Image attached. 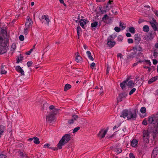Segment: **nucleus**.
I'll use <instances>...</instances> for the list:
<instances>
[{"instance_id":"f257e3e1","label":"nucleus","mask_w":158,"mask_h":158,"mask_svg":"<svg viewBox=\"0 0 158 158\" xmlns=\"http://www.w3.org/2000/svg\"><path fill=\"white\" fill-rule=\"evenodd\" d=\"M148 121L150 124L153 123L151 126L150 131L155 134L153 137H155L158 135V112L156 114L149 117Z\"/></svg>"},{"instance_id":"f03ea898","label":"nucleus","mask_w":158,"mask_h":158,"mask_svg":"<svg viewBox=\"0 0 158 158\" xmlns=\"http://www.w3.org/2000/svg\"><path fill=\"white\" fill-rule=\"evenodd\" d=\"M2 36H0V54H3L6 53L7 51L8 46L7 47L9 42L8 38L7 33L5 30H3Z\"/></svg>"},{"instance_id":"7ed1b4c3","label":"nucleus","mask_w":158,"mask_h":158,"mask_svg":"<svg viewBox=\"0 0 158 158\" xmlns=\"http://www.w3.org/2000/svg\"><path fill=\"white\" fill-rule=\"evenodd\" d=\"M137 115V110L136 109H135L133 112L131 110L125 109L123 110L120 117H123L124 118L127 117L128 120H135L136 119Z\"/></svg>"},{"instance_id":"20e7f679","label":"nucleus","mask_w":158,"mask_h":158,"mask_svg":"<svg viewBox=\"0 0 158 158\" xmlns=\"http://www.w3.org/2000/svg\"><path fill=\"white\" fill-rule=\"evenodd\" d=\"M71 138V135L68 134H65L63 136L58 144V146L59 149H61L62 148V146L69 142Z\"/></svg>"},{"instance_id":"39448f33","label":"nucleus","mask_w":158,"mask_h":158,"mask_svg":"<svg viewBox=\"0 0 158 158\" xmlns=\"http://www.w3.org/2000/svg\"><path fill=\"white\" fill-rule=\"evenodd\" d=\"M58 110L55 109L53 111L50 112L46 116V121L50 123L53 121L55 118V115L57 114Z\"/></svg>"},{"instance_id":"423d86ee","label":"nucleus","mask_w":158,"mask_h":158,"mask_svg":"<svg viewBox=\"0 0 158 158\" xmlns=\"http://www.w3.org/2000/svg\"><path fill=\"white\" fill-rule=\"evenodd\" d=\"M134 40L135 45H138L141 41V34L139 33L135 35Z\"/></svg>"},{"instance_id":"0eeeda50","label":"nucleus","mask_w":158,"mask_h":158,"mask_svg":"<svg viewBox=\"0 0 158 158\" xmlns=\"http://www.w3.org/2000/svg\"><path fill=\"white\" fill-rule=\"evenodd\" d=\"M113 2L112 0H109L107 4H105L103 6V8L104 9H106L107 11L109 10L110 8H112L111 4Z\"/></svg>"},{"instance_id":"6e6552de","label":"nucleus","mask_w":158,"mask_h":158,"mask_svg":"<svg viewBox=\"0 0 158 158\" xmlns=\"http://www.w3.org/2000/svg\"><path fill=\"white\" fill-rule=\"evenodd\" d=\"M158 154V147L155 148L152 151L151 158H155Z\"/></svg>"},{"instance_id":"1a4fd4ad","label":"nucleus","mask_w":158,"mask_h":158,"mask_svg":"<svg viewBox=\"0 0 158 158\" xmlns=\"http://www.w3.org/2000/svg\"><path fill=\"white\" fill-rule=\"evenodd\" d=\"M15 69L18 72L20 73L21 75H24V71L19 66H16Z\"/></svg>"},{"instance_id":"9d476101","label":"nucleus","mask_w":158,"mask_h":158,"mask_svg":"<svg viewBox=\"0 0 158 158\" xmlns=\"http://www.w3.org/2000/svg\"><path fill=\"white\" fill-rule=\"evenodd\" d=\"M107 131V130L103 131V130H101L98 133V136H101V138H103Z\"/></svg>"},{"instance_id":"9b49d317","label":"nucleus","mask_w":158,"mask_h":158,"mask_svg":"<svg viewBox=\"0 0 158 158\" xmlns=\"http://www.w3.org/2000/svg\"><path fill=\"white\" fill-rule=\"evenodd\" d=\"M107 45L110 48L113 47L116 44V42L115 41H112L111 40H107Z\"/></svg>"},{"instance_id":"f8f14e48","label":"nucleus","mask_w":158,"mask_h":158,"mask_svg":"<svg viewBox=\"0 0 158 158\" xmlns=\"http://www.w3.org/2000/svg\"><path fill=\"white\" fill-rule=\"evenodd\" d=\"M32 24L33 22L31 19H30V21L28 20V21L26 22L25 24V27H26V28H31V27Z\"/></svg>"},{"instance_id":"ddd939ff","label":"nucleus","mask_w":158,"mask_h":158,"mask_svg":"<svg viewBox=\"0 0 158 158\" xmlns=\"http://www.w3.org/2000/svg\"><path fill=\"white\" fill-rule=\"evenodd\" d=\"M127 96L126 93H125L120 94L119 95L118 98V102H120L123 100V99Z\"/></svg>"},{"instance_id":"4468645a","label":"nucleus","mask_w":158,"mask_h":158,"mask_svg":"<svg viewBox=\"0 0 158 158\" xmlns=\"http://www.w3.org/2000/svg\"><path fill=\"white\" fill-rule=\"evenodd\" d=\"M80 24L81 26L83 28H84V25L86 23H87L88 22V21H87V20H85V19H81L80 20Z\"/></svg>"},{"instance_id":"2eb2a0df","label":"nucleus","mask_w":158,"mask_h":158,"mask_svg":"<svg viewBox=\"0 0 158 158\" xmlns=\"http://www.w3.org/2000/svg\"><path fill=\"white\" fill-rule=\"evenodd\" d=\"M17 152L19 153L21 158H27V157L26 154L23 153L19 150Z\"/></svg>"},{"instance_id":"dca6fc26","label":"nucleus","mask_w":158,"mask_h":158,"mask_svg":"<svg viewBox=\"0 0 158 158\" xmlns=\"http://www.w3.org/2000/svg\"><path fill=\"white\" fill-rule=\"evenodd\" d=\"M157 79H158V76H156L149 79L148 81V83L149 84H151L152 83L156 81Z\"/></svg>"},{"instance_id":"f3484780","label":"nucleus","mask_w":158,"mask_h":158,"mask_svg":"<svg viewBox=\"0 0 158 158\" xmlns=\"http://www.w3.org/2000/svg\"><path fill=\"white\" fill-rule=\"evenodd\" d=\"M127 80H125L120 84V86L123 90H124L125 89V87L126 86V84L127 82Z\"/></svg>"},{"instance_id":"a211bd4d","label":"nucleus","mask_w":158,"mask_h":158,"mask_svg":"<svg viewBox=\"0 0 158 158\" xmlns=\"http://www.w3.org/2000/svg\"><path fill=\"white\" fill-rule=\"evenodd\" d=\"M154 36L152 33H149L148 35L145 37V39L147 40H151L154 38Z\"/></svg>"},{"instance_id":"6ab92c4d","label":"nucleus","mask_w":158,"mask_h":158,"mask_svg":"<svg viewBox=\"0 0 158 158\" xmlns=\"http://www.w3.org/2000/svg\"><path fill=\"white\" fill-rule=\"evenodd\" d=\"M127 85L128 87L132 88L134 86L135 84L132 81L130 80L128 82Z\"/></svg>"},{"instance_id":"aec40b11","label":"nucleus","mask_w":158,"mask_h":158,"mask_svg":"<svg viewBox=\"0 0 158 158\" xmlns=\"http://www.w3.org/2000/svg\"><path fill=\"white\" fill-rule=\"evenodd\" d=\"M138 141L136 139H133L131 141V145L132 147H135L137 145Z\"/></svg>"},{"instance_id":"412c9836","label":"nucleus","mask_w":158,"mask_h":158,"mask_svg":"<svg viewBox=\"0 0 158 158\" xmlns=\"http://www.w3.org/2000/svg\"><path fill=\"white\" fill-rule=\"evenodd\" d=\"M150 133L148 132V131L147 130H144L143 131V136H145L147 137L148 138L150 137L149 136Z\"/></svg>"},{"instance_id":"4be33fe9","label":"nucleus","mask_w":158,"mask_h":158,"mask_svg":"<svg viewBox=\"0 0 158 158\" xmlns=\"http://www.w3.org/2000/svg\"><path fill=\"white\" fill-rule=\"evenodd\" d=\"M119 9L118 7H115L113 10H111V12L114 15H116L119 11Z\"/></svg>"},{"instance_id":"5701e85b","label":"nucleus","mask_w":158,"mask_h":158,"mask_svg":"<svg viewBox=\"0 0 158 158\" xmlns=\"http://www.w3.org/2000/svg\"><path fill=\"white\" fill-rule=\"evenodd\" d=\"M149 22L151 26L153 28L154 30L155 31H157V27L156 26L155 23H154V22L152 21H150Z\"/></svg>"},{"instance_id":"b1692460","label":"nucleus","mask_w":158,"mask_h":158,"mask_svg":"<svg viewBox=\"0 0 158 158\" xmlns=\"http://www.w3.org/2000/svg\"><path fill=\"white\" fill-rule=\"evenodd\" d=\"M0 73L1 74H5L7 73L6 71L5 70L4 66L2 64V65Z\"/></svg>"},{"instance_id":"393cba45","label":"nucleus","mask_w":158,"mask_h":158,"mask_svg":"<svg viewBox=\"0 0 158 158\" xmlns=\"http://www.w3.org/2000/svg\"><path fill=\"white\" fill-rule=\"evenodd\" d=\"M71 88V85L69 84H66L64 87V91H66Z\"/></svg>"},{"instance_id":"a878e982","label":"nucleus","mask_w":158,"mask_h":158,"mask_svg":"<svg viewBox=\"0 0 158 158\" xmlns=\"http://www.w3.org/2000/svg\"><path fill=\"white\" fill-rule=\"evenodd\" d=\"M81 59V57L79 56V53L78 52H77V55L75 58L76 61L77 62H79Z\"/></svg>"},{"instance_id":"bb28decb","label":"nucleus","mask_w":158,"mask_h":158,"mask_svg":"<svg viewBox=\"0 0 158 158\" xmlns=\"http://www.w3.org/2000/svg\"><path fill=\"white\" fill-rule=\"evenodd\" d=\"M86 54L90 60H91L92 61H93L94 60V59L92 57L91 52L89 51H87L86 52Z\"/></svg>"},{"instance_id":"cd10ccee","label":"nucleus","mask_w":158,"mask_h":158,"mask_svg":"<svg viewBox=\"0 0 158 158\" xmlns=\"http://www.w3.org/2000/svg\"><path fill=\"white\" fill-rule=\"evenodd\" d=\"M41 19H44L46 20L48 24V23L50 21L49 19L48 18V16L47 15H43L41 17Z\"/></svg>"},{"instance_id":"c85d7f7f","label":"nucleus","mask_w":158,"mask_h":158,"mask_svg":"<svg viewBox=\"0 0 158 158\" xmlns=\"http://www.w3.org/2000/svg\"><path fill=\"white\" fill-rule=\"evenodd\" d=\"M34 142L36 144H38L40 143V141H39V139L36 137H34Z\"/></svg>"},{"instance_id":"c756f323","label":"nucleus","mask_w":158,"mask_h":158,"mask_svg":"<svg viewBox=\"0 0 158 158\" xmlns=\"http://www.w3.org/2000/svg\"><path fill=\"white\" fill-rule=\"evenodd\" d=\"M23 59V56H22L21 54H20L19 56L18 57L17 59V60L16 63H19L20 61H21Z\"/></svg>"},{"instance_id":"7c9ffc66","label":"nucleus","mask_w":158,"mask_h":158,"mask_svg":"<svg viewBox=\"0 0 158 158\" xmlns=\"http://www.w3.org/2000/svg\"><path fill=\"white\" fill-rule=\"evenodd\" d=\"M143 139L144 142L146 143H148L149 140V137H148L145 136H143Z\"/></svg>"},{"instance_id":"2f4dec72","label":"nucleus","mask_w":158,"mask_h":158,"mask_svg":"<svg viewBox=\"0 0 158 158\" xmlns=\"http://www.w3.org/2000/svg\"><path fill=\"white\" fill-rule=\"evenodd\" d=\"M109 18L107 15L106 14L104 15V16L102 18V20L104 23H105L106 20H107Z\"/></svg>"},{"instance_id":"473e14b6","label":"nucleus","mask_w":158,"mask_h":158,"mask_svg":"<svg viewBox=\"0 0 158 158\" xmlns=\"http://www.w3.org/2000/svg\"><path fill=\"white\" fill-rule=\"evenodd\" d=\"M143 30L146 32H148L149 30V27L147 25H144L143 27Z\"/></svg>"},{"instance_id":"72a5a7b5","label":"nucleus","mask_w":158,"mask_h":158,"mask_svg":"<svg viewBox=\"0 0 158 158\" xmlns=\"http://www.w3.org/2000/svg\"><path fill=\"white\" fill-rule=\"evenodd\" d=\"M98 22L95 21L91 23V27H96L98 25Z\"/></svg>"},{"instance_id":"f704fd0d","label":"nucleus","mask_w":158,"mask_h":158,"mask_svg":"<svg viewBox=\"0 0 158 158\" xmlns=\"http://www.w3.org/2000/svg\"><path fill=\"white\" fill-rule=\"evenodd\" d=\"M79 118V117L77 115L74 114L72 115V118L74 121H77Z\"/></svg>"},{"instance_id":"c9c22d12","label":"nucleus","mask_w":158,"mask_h":158,"mask_svg":"<svg viewBox=\"0 0 158 158\" xmlns=\"http://www.w3.org/2000/svg\"><path fill=\"white\" fill-rule=\"evenodd\" d=\"M136 54V53H135L134 52H131L130 54L127 55V58H133L134 57V55Z\"/></svg>"},{"instance_id":"e433bc0d","label":"nucleus","mask_w":158,"mask_h":158,"mask_svg":"<svg viewBox=\"0 0 158 158\" xmlns=\"http://www.w3.org/2000/svg\"><path fill=\"white\" fill-rule=\"evenodd\" d=\"M129 31L132 34L135 33V28L133 27H131L129 28Z\"/></svg>"},{"instance_id":"4c0bfd02","label":"nucleus","mask_w":158,"mask_h":158,"mask_svg":"<svg viewBox=\"0 0 158 158\" xmlns=\"http://www.w3.org/2000/svg\"><path fill=\"white\" fill-rule=\"evenodd\" d=\"M16 47L15 43H13L11 47V51L15 50L16 49Z\"/></svg>"},{"instance_id":"58836bf2","label":"nucleus","mask_w":158,"mask_h":158,"mask_svg":"<svg viewBox=\"0 0 158 158\" xmlns=\"http://www.w3.org/2000/svg\"><path fill=\"white\" fill-rule=\"evenodd\" d=\"M77 35H79L80 32L81 31V29L80 26H78L77 28Z\"/></svg>"},{"instance_id":"ea45409f","label":"nucleus","mask_w":158,"mask_h":158,"mask_svg":"<svg viewBox=\"0 0 158 158\" xmlns=\"http://www.w3.org/2000/svg\"><path fill=\"white\" fill-rule=\"evenodd\" d=\"M116 37V36L114 37L112 35H110L108 37L107 40L112 41L114 39L115 37Z\"/></svg>"},{"instance_id":"a19ab883","label":"nucleus","mask_w":158,"mask_h":158,"mask_svg":"<svg viewBox=\"0 0 158 158\" xmlns=\"http://www.w3.org/2000/svg\"><path fill=\"white\" fill-rule=\"evenodd\" d=\"M146 108L144 107H142L140 109V111L142 113H144L146 112Z\"/></svg>"},{"instance_id":"79ce46f5","label":"nucleus","mask_w":158,"mask_h":158,"mask_svg":"<svg viewBox=\"0 0 158 158\" xmlns=\"http://www.w3.org/2000/svg\"><path fill=\"white\" fill-rule=\"evenodd\" d=\"M102 6L99 7V9L100 10V11H101L102 14H103L104 13H105L107 11V10L106 9H104V10H102Z\"/></svg>"},{"instance_id":"37998d69","label":"nucleus","mask_w":158,"mask_h":158,"mask_svg":"<svg viewBox=\"0 0 158 158\" xmlns=\"http://www.w3.org/2000/svg\"><path fill=\"white\" fill-rule=\"evenodd\" d=\"M102 6L99 7V9L100 10V11H101L102 14H103L104 13H105L107 11V10L106 9H104V10H102Z\"/></svg>"},{"instance_id":"c03bdc74","label":"nucleus","mask_w":158,"mask_h":158,"mask_svg":"<svg viewBox=\"0 0 158 158\" xmlns=\"http://www.w3.org/2000/svg\"><path fill=\"white\" fill-rule=\"evenodd\" d=\"M115 151L118 154L122 152V149L121 148H117L116 149Z\"/></svg>"},{"instance_id":"a18cd8bd","label":"nucleus","mask_w":158,"mask_h":158,"mask_svg":"<svg viewBox=\"0 0 158 158\" xmlns=\"http://www.w3.org/2000/svg\"><path fill=\"white\" fill-rule=\"evenodd\" d=\"M142 124L143 125L146 126L148 124V123L147 122V120L146 118L144 119L142 122Z\"/></svg>"},{"instance_id":"49530a36","label":"nucleus","mask_w":158,"mask_h":158,"mask_svg":"<svg viewBox=\"0 0 158 158\" xmlns=\"http://www.w3.org/2000/svg\"><path fill=\"white\" fill-rule=\"evenodd\" d=\"M80 129V127H77L75 128L73 131V133H74L76 132H77L78 130Z\"/></svg>"},{"instance_id":"de8ad7c7","label":"nucleus","mask_w":158,"mask_h":158,"mask_svg":"<svg viewBox=\"0 0 158 158\" xmlns=\"http://www.w3.org/2000/svg\"><path fill=\"white\" fill-rule=\"evenodd\" d=\"M123 39V37L121 35H119L118 37V40L119 41H122Z\"/></svg>"},{"instance_id":"09e8293b","label":"nucleus","mask_w":158,"mask_h":158,"mask_svg":"<svg viewBox=\"0 0 158 158\" xmlns=\"http://www.w3.org/2000/svg\"><path fill=\"white\" fill-rule=\"evenodd\" d=\"M136 91V89L133 88L130 91L129 94L130 95L132 94Z\"/></svg>"},{"instance_id":"8fccbe9b","label":"nucleus","mask_w":158,"mask_h":158,"mask_svg":"<svg viewBox=\"0 0 158 158\" xmlns=\"http://www.w3.org/2000/svg\"><path fill=\"white\" fill-rule=\"evenodd\" d=\"M74 121L73 120V119L71 118L68 120V123L69 124H72L73 123H74Z\"/></svg>"},{"instance_id":"3c124183","label":"nucleus","mask_w":158,"mask_h":158,"mask_svg":"<svg viewBox=\"0 0 158 158\" xmlns=\"http://www.w3.org/2000/svg\"><path fill=\"white\" fill-rule=\"evenodd\" d=\"M28 28H27L26 27H25L24 31V34L25 35H27L28 34Z\"/></svg>"},{"instance_id":"603ef678","label":"nucleus","mask_w":158,"mask_h":158,"mask_svg":"<svg viewBox=\"0 0 158 158\" xmlns=\"http://www.w3.org/2000/svg\"><path fill=\"white\" fill-rule=\"evenodd\" d=\"M114 30L117 32H119L121 31L120 28L118 27H115Z\"/></svg>"},{"instance_id":"864d4df0","label":"nucleus","mask_w":158,"mask_h":158,"mask_svg":"<svg viewBox=\"0 0 158 158\" xmlns=\"http://www.w3.org/2000/svg\"><path fill=\"white\" fill-rule=\"evenodd\" d=\"M127 42L129 44H132L134 42V41L132 39L129 38L127 40Z\"/></svg>"},{"instance_id":"5fc2aeb1","label":"nucleus","mask_w":158,"mask_h":158,"mask_svg":"<svg viewBox=\"0 0 158 158\" xmlns=\"http://www.w3.org/2000/svg\"><path fill=\"white\" fill-rule=\"evenodd\" d=\"M33 63L32 61H29L27 63V65L28 66V67H30L31 65Z\"/></svg>"},{"instance_id":"6e6d98bb","label":"nucleus","mask_w":158,"mask_h":158,"mask_svg":"<svg viewBox=\"0 0 158 158\" xmlns=\"http://www.w3.org/2000/svg\"><path fill=\"white\" fill-rule=\"evenodd\" d=\"M24 36L23 35H20V36L19 37V39L20 41H23L24 40Z\"/></svg>"},{"instance_id":"4d7b16f0","label":"nucleus","mask_w":158,"mask_h":158,"mask_svg":"<svg viewBox=\"0 0 158 158\" xmlns=\"http://www.w3.org/2000/svg\"><path fill=\"white\" fill-rule=\"evenodd\" d=\"M119 26L122 28V30L126 28V26H123L122 23L121 22H120Z\"/></svg>"},{"instance_id":"13d9d810","label":"nucleus","mask_w":158,"mask_h":158,"mask_svg":"<svg viewBox=\"0 0 158 158\" xmlns=\"http://www.w3.org/2000/svg\"><path fill=\"white\" fill-rule=\"evenodd\" d=\"M57 146H58V145H57ZM49 148L53 150L54 151L57 150H58V149H59L58 146H57V147H55L54 148L53 147H50Z\"/></svg>"},{"instance_id":"bf43d9fd","label":"nucleus","mask_w":158,"mask_h":158,"mask_svg":"<svg viewBox=\"0 0 158 158\" xmlns=\"http://www.w3.org/2000/svg\"><path fill=\"white\" fill-rule=\"evenodd\" d=\"M139 51H142L143 49L139 45L138 47H137V50Z\"/></svg>"},{"instance_id":"052dcab7","label":"nucleus","mask_w":158,"mask_h":158,"mask_svg":"<svg viewBox=\"0 0 158 158\" xmlns=\"http://www.w3.org/2000/svg\"><path fill=\"white\" fill-rule=\"evenodd\" d=\"M144 61L145 62L147 63L149 66H150L151 65V63L149 60H144Z\"/></svg>"},{"instance_id":"680f3d73","label":"nucleus","mask_w":158,"mask_h":158,"mask_svg":"<svg viewBox=\"0 0 158 158\" xmlns=\"http://www.w3.org/2000/svg\"><path fill=\"white\" fill-rule=\"evenodd\" d=\"M6 156H7L6 155L3 154H0V158H6Z\"/></svg>"},{"instance_id":"e2e57ef3","label":"nucleus","mask_w":158,"mask_h":158,"mask_svg":"<svg viewBox=\"0 0 158 158\" xmlns=\"http://www.w3.org/2000/svg\"><path fill=\"white\" fill-rule=\"evenodd\" d=\"M50 146V145L48 143H46L45 144L44 146V148H49L50 147L49 146Z\"/></svg>"},{"instance_id":"0e129e2a","label":"nucleus","mask_w":158,"mask_h":158,"mask_svg":"<svg viewBox=\"0 0 158 158\" xmlns=\"http://www.w3.org/2000/svg\"><path fill=\"white\" fill-rule=\"evenodd\" d=\"M129 155L130 158H135L134 155L132 153H130Z\"/></svg>"},{"instance_id":"69168bd1","label":"nucleus","mask_w":158,"mask_h":158,"mask_svg":"<svg viewBox=\"0 0 158 158\" xmlns=\"http://www.w3.org/2000/svg\"><path fill=\"white\" fill-rule=\"evenodd\" d=\"M153 56H155V58L158 56V53L157 52H154L153 54Z\"/></svg>"},{"instance_id":"338daca9","label":"nucleus","mask_w":158,"mask_h":158,"mask_svg":"<svg viewBox=\"0 0 158 158\" xmlns=\"http://www.w3.org/2000/svg\"><path fill=\"white\" fill-rule=\"evenodd\" d=\"M95 64L93 62L90 64V66L92 69H93V68L95 67Z\"/></svg>"},{"instance_id":"774afa93","label":"nucleus","mask_w":158,"mask_h":158,"mask_svg":"<svg viewBox=\"0 0 158 158\" xmlns=\"http://www.w3.org/2000/svg\"><path fill=\"white\" fill-rule=\"evenodd\" d=\"M55 106L53 105H51L50 106H49V108L50 110H53H53L54 109H55L56 108H55Z\"/></svg>"}]
</instances>
